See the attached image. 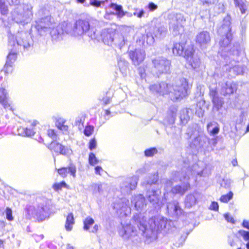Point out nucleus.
<instances>
[{
    "mask_svg": "<svg viewBox=\"0 0 249 249\" xmlns=\"http://www.w3.org/2000/svg\"><path fill=\"white\" fill-rule=\"evenodd\" d=\"M232 35L228 34L221 36L218 54L223 59L221 71L217 70L213 78L221 86L220 93L224 96L233 94L236 90V84L227 78L231 79L236 75L243 74L247 69V58L242 51L240 44L235 42L231 47Z\"/></svg>",
    "mask_w": 249,
    "mask_h": 249,
    "instance_id": "obj_1",
    "label": "nucleus"
},
{
    "mask_svg": "<svg viewBox=\"0 0 249 249\" xmlns=\"http://www.w3.org/2000/svg\"><path fill=\"white\" fill-rule=\"evenodd\" d=\"M133 220L140 231H142L147 241L149 242L156 241L160 233L162 235L167 233L171 228V224H173L172 221H168L163 217L154 216L149 220V228L148 229L147 217L142 213L134 214Z\"/></svg>",
    "mask_w": 249,
    "mask_h": 249,
    "instance_id": "obj_2",
    "label": "nucleus"
},
{
    "mask_svg": "<svg viewBox=\"0 0 249 249\" xmlns=\"http://www.w3.org/2000/svg\"><path fill=\"white\" fill-rule=\"evenodd\" d=\"M186 134L190 138L195 136L189 144L193 154H196L199 150L204 151L205 152L214 150L217 143L218 137L210 139L205 134L199 133L190 126L188 128Z\"/></svg>",
    "mask_w": 249,
    "mask_h": 249,
    "instance_id": "obj_3",
    "label": "nucleus"
},
{
    "mask_svg": "<svg viewBox=\"0 0 249 249\" xmlns=\"http://www.w3.org/2000/svg\"><path fill=\"white\" fill-rule=\"evenodd\" d=\"M36 15L37 19L32 25L30 31L31 32H36L40 36H44L53 27L54 20L50 11L45 7L39 9Z\"/></svg>",
    "mask_w": 249,
    "mask_h": 249,
    "instance_id": "obj_4",
    "label": "nucleus"
},
{
    "mask_svg": "<svg viewBox=\"0 0 249 249\" xmlns=\"http://www.w3.org/2000/svg\"><path fill=\"white\" fill-rule=\"evenodd\" d=\"M70 28V35L78 37L87 36L91 39L99 40V33L94 27L90 25L89 18H79L75 21L72 27Z\"/></svg>",
    "mask_w": 249,
    "mask_h": 249,
    "instance_id": "obj_5",
    "label": "nucleus"
},
{
    "mask_svg": "<svg viewBox=\"0 0 249 249\" xmlns=\"http://www.w3.org/2000/svg\"><path fill=\"white\" fill-rule=\"evenodd\" d=\"M49 200L45 197H38L36 198V203L33 205H27L25 208V216L27 219L36 218L40 221H43L48 217Z\"/></svg>",
    "mask_w": 249,
    "mask_h": 249,
    "instance_id": "obj_6",
    "label": "nucleus"
},
{
    "mask_svg": "<svg viewBox=\"0 0 249 249\" xmlns=\"http://www.w3.org/2000/svg\"><path fill=\"white\" fill-rule=\"evenodd\" d=\"M8 46L16 47L18 50L29 51L33 46L34 41L31 33L18 32L15 36L10 31L8 33Z\"/></svg>",
    "mask_w": 249,
    "mask_h": 249,
    "instance_id": "obj_7",
    "label": "nucleus"
},
{
    "mask_svg": "<svg viewBox=\"0 0 249 249\" xmlns=\"http://www.w3.org/2000/svg\"><path fill=\"white\" fill-rule=\"evenodd\" d=\"M178 108L175 106L169 107L166 117L163 120V124L165 127L167 134L173 139L179 141L181 138V129L175 125Z\"/></svg>",
    "mask_w": 249,
    "mask_h": 249,
    "instance_id": "obj_8",
    "label": "nucleus"
},
{
    "mask_svg": "<svg viewBox=\"0 0 249 249\" xmlns=\"http://www.w3.org/2000/svg\"><path fill=\"white\" fill-rule=\"evenodd\" d=\"M33 8L30 3H22L15 7L11 13L12 20L22 25L28 24L33 17Z\"/></svg>",
    "mask_w": 249,
    "mask_h": 249,
    "instance_id": "obj_9",
    "label": "nucleus"
},
{
    "mask_svg": "<svg viewBox=\"0 0 249 249\" xmlns=\"http://www.w3.org/2000/svg\"><path fill=\"white\" fill-rule=\"evenodd\" d=\"M190 169L184 166L180 171H176L173 175V180L177 182L181 181V185H177L173 187L171 191L174 194L183 196L190 188V184L188 182L190 178Z\"/></svg>",
    "mask_w": 249,
    "mask_h": 249,
    "instance_id": "obj_10",
    "label": "nucleus"
},
{
    "mask_svg": "<svg viewBox=\"0 0 249 249\" xmlns=\"http://www.w3.org/2000/svg\"><path fill=\"white\" fill-rule=\"evenodd\" d=\"M168 19L169 30L173 35L176 36L181 34L186 21L184 16L180 13H172L168 15Z\"/></svg>",
    "mask_w": 249,
    "mask_h": 249,
    "instance_id": "obj_11",
    "label": "nucleus"
},
{
    "mask_svg": "<svg viewBox=\"0 0 249 249\" xmlns=\"http://www.w3.org/2000/svg\"><path fill=\"white\" fill-rule=\"evenodd\" d=\"M161 191L159 187H152L147 190L146 196L149 202L156 209L160 208L167 201L166 194L160 199Z\"/></svg>",
    "mask_w": 249,
    "mask_h": 249,
    "instance_id": "obj_12",
    "label": "nucleus"
},
{
    "mask_svg": "<svg viewBox=\"0 0 249 249\" xmlns=\"http://www.w3.org/2000/svg\"><path fill=\"white\" fill-rule=\"evenodd\" d=\"M172 89L173 91L171 92L174 95V99L177 100L188 95L189 85L186 78H181L176 80Z\"/></svg>",
    "mask_w": 249,
    "mask_h": 249,
    "instance_id": "obj_13",
    "label": "nucleus"
},
{
    "mask_svg": "<svg viewBox=\"0 0 249 249\" xmlns=\"http://www.w3.org/2000/svg\"><path fill=\"white\" fill-rule=\"evenodd\" d=\"M152 63L157 76L170 73L171 61L169 59L164 57L159 56L153 59Z\"/></svg>",
    "mask_w": 249,
    "mask_h": 249,
    "instance_id": "obj_14",
    "label": "nucleus"
},
{
    "mask_svg": "<svg viewBox=\"0 0 249 249\" xmlns=\"http://www.w3.org/2000/svg\"><path fill=\"white\" fill-rule=\"evenodd\" d=\"M65 34H70V33L69 26L65 24H59L55 27L53 25L50 31V35L53 42L62 40Z\"/></svg>",
    "mask_w": 249,
    "mask_h": 249,
    "instance_id": "obj_15",
    "label": "nucleus"
},
{
    "mask_svg": "<svg viewBox=\"0 0 249 249\" xmlns=\"http://www.w3.org/2000/svg\"><path fill=\"white\" fill-rule=\"evenodd\" d=\"M139 178L137 176L124 178L120 184V189L122 194H128L135 190L137 187Z\"/></svg>",
    "mask_w": 249,
    "mask_h": 249,
    "instance_id": "obj_16",
    "label": "nucleus"
},
{
    "mask_svg": "<svg viewBox=\"0 0 249 249\" xmlns=\"http://www.w3.org/2000/svg\"><path fill=\"white\" fill-rule=\"evenodd\" d=\"M113 208L120 216H126L130 213L129 201L125 198L119 199L113 203Z\"/></svg>",
    "mask_w": 249,
    "mask_h": 249,
    "instance_id": "obj_17",
    "label": "nucleus"
},
{
    "mask_svg": "<svg viewBox=\"0 0 249 249\" xmlns=\"http://www.w3.org/2000/svg\"><path fill=\"white\" fill-rule=\"evenodd\" d=\"M9 53L7 56L6 61L2 71L6 74L12 72L13 70V65L15 62L17 57V53L19 50L16 47H12L8 46Z\"/></svg>",
    "mask_w": 249,
    "mask_h": 249,
    "instance_id": "obj_18",
    "label": "nucleus"
},
{
    "mask_svg": "<svg viewBox=\"0 0 249 249\" xmlns=\"http://www.w3.org/2000/svg\"><path fill=\"white\" fill-rule=\"evenodd\" d=\"M209 89V94L213 104V111H219L224 104V99L222 97L219 96L216 87L213 88L210 86Z\"/></svg>",
    "mask_w": 249,
    "mask_h": 249,
    "instance_id": "obj_19",
    "label": "nucleus"
},
{
    "mask_svg": "<svg viewBox=\"0 0 249 249\" xmlns=\"http://www.w3.org/2000/svg\"><path fill=\"white\" fill-rule=\"evenodd\" d=\"M170 86L165 82L154 84L149 86V89L156 95H164L171 92L170 90Z\"/></svg>",
    "mask_w": 249,
    "mask_h": 249,
    "instance_id": "obj_20",
    "label": "nucleus"
},
{
    "mask_svg": "<svg viewBox=\"0 0 249 249\" xmlns=\"http://www.w3.org/2000/svg\"><path fill=\"white\" fill-rule=\"evenodd\" d=\"M167 210L168 214L173 217H178L182 215L184 211L177 200H173L167 204Z\"/></svg>",
    "mask_w": 249,
    "mask_h": 249,
    "instance_id": "obj_21",
    "label": "nucleus"
},
{
    "mask_svg": "<svg viewBox=\"0 0 249 249\" xmlns=\"http://www.w3.org/2000/svg\"><path fill=\"white\" fill-rule=\"evenodd\" d=\"M115 31L111 28L104 29L101 33L100 36L103 42L108 46H112L114 43L116 35Z\"/></svg>",
    "mask_w": 249,
    "mask_h": 249,
    "instance_id": "obj_22",
    "label": "nucleus"
},
{
    "mask_svg": "<svg viewBox=\"0 0 249 249\" xmlns=\"http://www.w3.org/2000/svg\"><path fill=\"white\" fill-rule=\"evenodd\" d=\"M119 235L124 240L131 239L137 236V231L131 225L122 226L119 231Z\"/></svg>",
    "mask_w": 249,
    "mask_h": 249,
    "instance_id": "obj_23",
    "label": "nucleus"
},
{
    "mask_svg": "<svg viewBox=\"0 0 249 249\" xmlns=\"http://www.w3.org/2000/svg\"><path fill=\"white\" fill-rule=\"evenodd\" d=\"M217 33L220 36L231 34L232 35L231 26V18L229 15L225 17L222 22L221 26L217 29Z\"/></svg>",
    "mask_w": 249,
    "mask_h": 249,
    "instance_id": "obj_24",
    "label": "nucleus"
},
{
    "mask_svg": "<svg viewBox=\"0 0 249 249\" xmlns=\"http://www.w3.org/2000/svg\"><path fill=\"white\" fill-rule=\"evenodd\" d=\"M196 41L201 48H206L211 41L209 32L206 31L199 32L196 36Z\"/></svg>",
    "mask_w": 249,
    "mask_h": 249,
    "instance_id": "obj_25",
    "label": "nucleus"
},
{
    "mask_svg": "<svg viewBox=\"0 0 249 249\" xmlns=\"http://www.w3.org/2000/svg\"><path fill=\"white\" fill-rule=\"evenodd\" d=\"M131 203L134 205L135 209L140 211V213L146 207V199L143 195L141 194L133 196L131 199Z\"/></svg>",
    "mask_w": 249,
    "mask_h": 249,
    "instance_id": "obj_26",
    "label": "nucleus"
},
{
    "mask_svg": "<svg viewBox=\"0 0 249 249\" xmlns=\"http://www.w3.org/2000/svg\"><path fill=\"white\" fill-rule=\"evenodd\" d=\"M129 55L135 65H138L144 59L145 53L142 49H135L129 53Z\"/></svg>",
    "mask_w": 249,
    "mask_h": 249,
    "instance_id": "obj_27",
    "label": "nucleus"
},
{
    "mask_svg": "<svg viewBox=\"0 0 249 249\" xmlns=\"http://www.w3.org/2000/svg\"><path fill=\"white\" fill-rule=\"evenodd\" d=\"M184 44L180 43H176L174 44L172 48L173 53L175 55L182 56L185 58L186 55L191 54V49L190 47L184 50Z\"/></svg>",
    "mask_w": 249,
    "mask_h": 249,
    "instance_id": "obj_28",
    "label": "nucleus"
},
{
    "mask_svg": "<svg viewBox=\"0 0 249 249\" xmlns=\"http://www.w3.org/2000/svg\"><path fill=\"white\" fill-rule=\"evenodd\" d=\"M185 58L188 62V64L193 69L196 70L199 67L200 65V59L197 56L194 55L192 48L191 49V54L186 55Z\"/></svg>",
    "mask_w": 249,
    "mask_h": 249,
    "instance_id": "obj_29",
    "label": "nucleus"
},
{
    "mask_svg": "<svg viewBox=\"0 0 249 249\" xmlns=\"http://www.w3.org/2000/svg\"><path fill=\"white\" fill-rule=\"evenodd\" d=\"M149 29L157 38H163L165 36L167 32L166 27L160 23L155 26H151Z\"/></svg>",
    "mask_w": 249,
    "mask_h": 249,
    "instance_id": "obj_30",
    "label": "nucleus"
},
{
    "mask_svg": "<svg viewBox=\"0 0 249 249\" xmlns=\"http://www.w3.org/2000/svg\"><path fill=\"white\" fill-rule=\"evenodd\" d=\"M57 172L63 178L66 177L68 173L70 174L73 178H75L76 176V168L74 164L71 163L68 167L59 168L58 169Z\"/></svg>",
    "mask_w": 249,
    "mask_h": 249,
    "instance_id": "obj_31",
    "label": "nucleus"
},
{
    "mask_svg": "<svg viewBox=\"0 0 249 249\" xmlns=\"http://www.w3.org/2000/svg\"><path fill=\"white\" fill-rule=\"evenodd\" d=\"M117 60L118 67L120 72L123 76H125L128 69V63L127 61L122 56H117Z\"/></svg>",
    "mask_w": 249,
    "mask_h": 249,
    "instance_id": "obj_32",
    "label": "nucleus"
},
{
    "mask_svg": "<svg viewBox=\"0 0 249 249\" xmlns=\"http://www.w3.org/2000/svg\"><path fill=\"white\" fill-rule=\"evenodd\" d=\"M192 110L190 108L181 109L180 111V121L182 125H185L190 120V114L192 113Z\"/></svg>",
    "mask_w": 249,
    "mask_h": 249,
    "instance_id": "obj_33",
    "label": "nucleus"
},
{
    "mask_svg": "<svg viewBox=\"0 0 249 249\" xmlns=\"http://www.w3.org/2000/svg\"><path fill=\"white\" fill-rule=\"evenodd\" d=\"M109 7L115 12V13H111V14L116 15L117 17L119 18H123L125 16L124 11L122 5L115 3L111 2Z\"/></svg>",
    "mask_w": 249,
    "mask_h": 249,
    "instance_id": "obj_34",
    "label": "nucleus"
},
{
    "mask_svg": "<svg viewBox=\"0 0 249 249\" xmlns=\"http://www.w3.org/2000/svg\"><path fill=\"white\" fill-rule=\"evenodd\" d=\"M0 103L5 108L10 107L8 103V93L6 89L3 88H0Z\"/></svg>",
    "mask_w": 249,
    "mask_h": 249,
    "instance_id": "obj_35",
    "label": "nucleus"
},
{
    "mask_svg": "<svg viewBox=\"0 0 249 249\" xmlns=\"http://www.w3.org/2000/svg\"><path fill=\"white\" fill-rule=\"evenodd\" d=\"M207 128L210 135L214 136L219 132V124L215 122H211L208 124Z\"/></svg>",
    "mask_w": 249,
    "mask_h": 249,
    "instance_id": "obj_36",
    "label": "nucleus"
},
{
    "mask_svg": "<svg viewBox=\"0 0 249 249\" xmlns=\"http://www.w3.org/2000/svg\"><path fill=\"white\" fill-rule=\"evenodd\" d=\"M196 196H197V194L196 193L193 194H189L186 196L185 205L186 207L190 208L196 204L197 201Z\"/></svg>",
    "mask_w": 249,
    "mask_h": 249,
    "instance_id": "obj_37",
    "label": "nucleus"
},
{
    "mask_svg": "<svg viewBox=\"0 0 249 249\" xmlns=\"http://www.w3.org/2000/svg\"><path fill=\"white\" fill-rule=\"evenodd\" d=\"M159 180L158 174L157 172L151 175L146 180V185L150 186V188L152 187H159L157 185Z\"/></svg>",
    "mask_w": 249,
    "mask_h": 249,
    "instance_id": "obj_38",
    "label": "nucleus"
},
{
    "mask_svg": "<svg viewBox=\"0 0 249 249\" xmlns=\"http://www.w3.org/2000/svg\"><path fill=\"white\" fill-rule=\"evenodd\" d=\"M18 131L19 134L21 135L27 136V137H31L33 136L35 132L32 127H26L23 128L21 127L18 129Z\"/></svg>",
    "mask_w": 249,
    "mask_h": 249,
    "instance_id": "obj_39",
    "label": "nucleus"
},
{
    "mask_svg": "<svg viewBox=\"0 0 249 249\" xmlns=\"http://www.w3.org/2000/svg\"><path fill=\"white\" fill-rule=\"evenodd\" d=\"M74 223V219L73 215L72 213L68 214L67 216L66 221L65 224V228L67 231H70L71 230L72 225Z\"/></svg>",
    "mask_w": 249,
    "mask_h": 249,
    "instance_id": "obj_40",
    "label": "nucleus"
},
{
    "mask_svg": "<svg viewBox=\"0 0 249 249\" xmlns=\"http://www.w3.org/2000/svg\"><path fill=\"white\" fill-rule=\"evenodd\" d=\"M234 3L235 7L239 8L242 14L246 13L247 7L245 0H234Z\"/></svg>",
    "mask_w": 249,
    "mask_h": 249,
    "instance_id": "obj_41",
    "label": "nucleus"
},
{
    "mask_svg": "<svg viewBox=\"0 0 249 249\" xmlns=\"http://www.w3.org/2000/svg\"><path fill=\"white\" fill-rule=\"evenodd\" d=\"M126 40L124 37L121 34L118 33L116 35V38L113 45L115 46H118L120 49L125 44Z\"/></svg>",
    "mask_w": 249,
    "mask_h": 249,
    "instance_id": "obj_42",
    "label": "nucleus"
},
{
    "mask_svg": "<svg viewBox=\"0 0 249 249\" xmlns=\"http://www.w3.org/2000/svg\"><path fill=\"white\" fill-rule=\"evenodd\" d=\"M63 145L56 142H52L48 146V148L52 151L59 154Z\"/></svg>",
    "mask_w": 249,
    "mask_h": 249,
    "instance_id": "obj_43",
    "label": "nucleus"
},
{
    "mask_svg": "<svg viewBox=\"0 0 249 249\" xmlns=\"http://www.w3.org/2000/svg\"><path fill=\"white\" fill-rule=\"evenodd\" d=\"M94 220L90 216H88L86 217L84 221V227L83 229L85 231H89L90 226H91L94 223Z\"/></svg>",
    "mask_w": 249,
    "mask_h": 249,
    "instance_id": "obj_44",
    "label": "nucleus"
},
{
    "mask_svg": "<svg viewBox=\"0 0 249 249\" xmlns=\"http://www.w3.org/2000/svg\"><path fill=\"white\" fill-rule=\"evenodd\" d=\"M155 38H156L153 33L149 29V30L146 32L145 36L144 37V40H146L147 43L149 45H152L155 41Z\"/></svg>",
    "mask_w": 249,
    "mask_h": 249,
    "instance_id": "obj_45",
    "label": "nucleus"
},
{
    "mask_svg": "<svg viewBox=\"0 0 249 249\" xmlns=\"http://www.w3.org/2000/svg\"><path fill=\"white\" fill-rule=\"evenodd\" d=\"M233 196V193L231 191H230L228 194L223 195L221 196L219 200L223 203H228L231 200Z\"/></svg>",
    "mask_w": 249,
    "mask_h": 249,
    "instance_id": "obj_46",
    "label": "nucleus"
},
{
    "mask_svg": "<svg viewBox=\"0 0 249 249\" xmlns=\"http://www.w3.org/2000/svg\"><path fill=\"white\" fill-rule=\"evenodd\" d=\"M247 116V112L243 109H241L239 117L236 121V124H241L244 121L246 120Z\"/></svg>",
    "mask_w": 249,
    "mask_h": 249,
    "instance_id": "obj_47",
    "label": "nucleus"
},
{
    "mask_svg": "<svg viewBox=\"0 0 249 249\" xmlns=\"http://www.w3.org/2000/svg\"><path fill=\"white\" fill-rule=\"evenodd\" d=\"M158 153V149L156 147H150L145 149L144 155L146 157H151Z\"/></svg>",
    "mask_w": 249,
    "mask_h": 249,
    "instance_id": "obj_48",
    "label": "nucleus"
},
{
    "mask_svg": "<svg viewBox=\"0 0 249 249\" xmlns=\"http://www.w3.org/2000/svg\"><path fill=\"white\" fill-rule=\"evenodd\" d=\"M59 154L67 157H70L72 154V150L70 146H66L63 145V147L61 148Z\"/></svg>",
    "mask_w": 249,
    "mask_h": 249,
    "instance_id": "obj_49",
    "label": "nucleus"
},
{
    "mask_svg": "<svg viewBox=\"0 0 249 249\" xmlns=\"http://www.w3.org/2000/svg\"><path fill=\"white\" fill-rule=\"evenodd\" d=\"M231 179L227 178H224L221 180H220L221 187L226 189H229L231 187Z\"/></svg>",
    "mask_w": 249,
    "mask_h": 249,
    "instance_id": "obj_50",
    "label": "nucleus"
},
{
    "mask_svg": "<svg viewBox=\"0 0 249 249\" xmlns=\"http://www.w3.org/2000/svg\"><path fill=\"white\" fill-rule=\"evenodd\" d=\"M99 162L98 159L93 153H90L89 156V163L91 166H94Z\"/></svg>",
    "mask_w": 249,
    "mask_h": 249,
    "instance_id": "obj_51",
    "label": "nucleus"
},
{
    "mask_svg": "<svg viewBox=\"0 0 249 249\" xmlns=\"http://www.w3.org/2000/svg\"><path fill=\"white\" fill-rule=\"evenodd\" d=\"M146 14L145 10L142 8H135L134 9L133 15L141 18L144 17Z\"/></svg>",
    "mask_w": 249,
    "mask_h": 249,
    "instance_id": "obj_52",
    "label": "nucleus"
},
{
    "mask_svg": "<svg viewBox=\"0 0 249 249\" xmlns=\"http://www.w3.org/2000/svg\"><path fill=\"white\" fill-rule=\"evenodd\" d=\"M92 187L93 194H102L103 192V186L102 184H94L93 185Z\"/></svg>",
    "mask_w": 249,
    "mask_h": 249,
    "instance_id": "obj_53",
    "label": "nucleus"
},
{
    "mask_svg": "<svg viewBox=\"0 0 249 249\" xmlns=\"http://www.w3.org/2000/svg\"><path fill=\"white\" fill-rule=\"evenodd\" d=\"M8 11V7L5 3L4 0H0V12L1 15H7Z\"/></svg>",
    "mask_w": 249,
    "mask_h": 249,
    "instance_id": "obj_54",
    "label": "nucleus"
},
{
    "mask_svg": "<svg viewBox=\"0 0 249 249\" xmlns=\"http://www.w3.org/2000/svg\"><path fill=\"white\" fill-rule=\"evenodd\" d=\"M103 1L100 0H89V5L95 7H103Z\"/></svg>",
    "mask_w": 249,
    "mask_h": 249,
    "instance_id": "obj_55",
    "label": "nucleus"
},
{
    "mask_svg": "<svg viewBox=\"0 0 249 249\" xmlns=\"http://www.w3.org/2000/svg\"><path fill=\"white\" fill-rule=\"evenodd\" d=\"M67 186V184L64 181H62L60 183H55L53 184V189L55 191H58L61 190L62 188L65 187Z\"/></svg>",
    "mask_w": 249,
    "mask_h": 249,
    "instance_id": "obj_56",
    "label": "nucleus"
},
{
    "mask_svg": "<svg viewBox=\"0 0 249 249\" xmlns=\"http://www.w3.org/2000/svg\"><path fill=\"white\" fill-rule=\"evenodd\" d=\"M94 130V127L92 125H87L85 127L84 130V133L85 136H90Z\"/></svg>",
    "mask_w": 249,
    "mask_h": 249,
    "instance_id": "obj_57",
    "label": "nucleus"
},
{
    "mask_svg": "<svg viewBox=\"0 0 249 249\" xmlns=\"http://www.w3.org/2000/svg\"><path fill=\"white\" fill-rule=\"evenodd\" d=\"M238 232L239 234L243 237L244 240L249 241V231L240 230Z\"/></svg>",
    "mask_w": 249,
    "mask_h": 249,
    "instance_id": "obj_58",
    "label": "nucleus"
},
{
    "mask_svg": "<svg viewBox=\"0 0 249 249\" xmlns=\"http://www.w3.org/2000/svg\"><path fill=\"white\" fill-rule=\"evenodd\" d=\"M5 212L6 219L10 221L13 220L14 218L12 215V209L9 207H7L6 208Z\"/></svg>",
    "mask_w": 249,
    "mask_h": 249,
    "instance_id": "obj_59",
    "label": "nucleus"
},
{
    "mask_svg": "<svg viewBox=\"0 0 249 249\" xmlns=\"http://www.w3.org/2000/svg\"><path fill=\"white\" fill-rule=\"evenodd\" d=\"M158 8V5L153 2H149L145 7V9H148L150 12H153Z\"/></svg>",
    "mask_w": 249,
    "mask_h": 249,
    "instance_id": "obj_60",
    "label": "nucleus"
},
{
    "mask_svg": "<svg viewBox=\"0 0 249 249\" xmlns=\"http://www.w3.org/2000/svg\"><path fill=\"white\" fill-rule=\"evenodd\" d=\"M148 171V167L147 165L143 166L142 167L139 168L137 171L136 173L139 175H142L145 174Z\"/></svg>",
    "mask_w": 249,
    "mask_h": 249,
    "instance_id": "obj_61",
    "label": "nucleus"
},
{
    "mask_svg": "<svg viewBox=\"0 0 249 249\" xmlns=\"http://www.w3.org/2000/svg\"><path fill=\"white\" fill-rule=\"evenodd\" d=\"M97 142L95 139H92L89 142V148L90 150H93L96 147Z\"/></svg>",
    "mask_w": 249,
    "mask_h": 249,
    "instance_id": "obj_62",
    "label": "nucleus"
},
{
    "mask_svg": "<svg viewBox=\"0 0 249 249\" xmlns=\"http://www.w3.org/2000/svg\"><path fill=\"white\" fill-rule=\"evenodd\" d=\"M224 217L225 219L230 223H231L232 224L235 223V220L233 218V217L231 216L230 213H226L224 214Z\"/></svg>",
    "mask_w": 249,
    "mask_h": 249,
    "instance_id": "obj_63",
    "label": "nucleus"
},
{
    "mask_svg": "<svg viewBox=\"0 0 249 249\" xmlns=\"http://www.w3.org/2000/svg\"><path fill=\"white\" fill-rule=\"evenodd\" d=\"M138 71L139 74L140 75L142 79L145 78L146 73H145V69L144 67L141 66L138 68Z\"/></svg>",
    "mask_w": 249,
    "mask_h": 249,
    "instance_id": "obj_64",
    "label": "nucleus"
}]
</instances>
